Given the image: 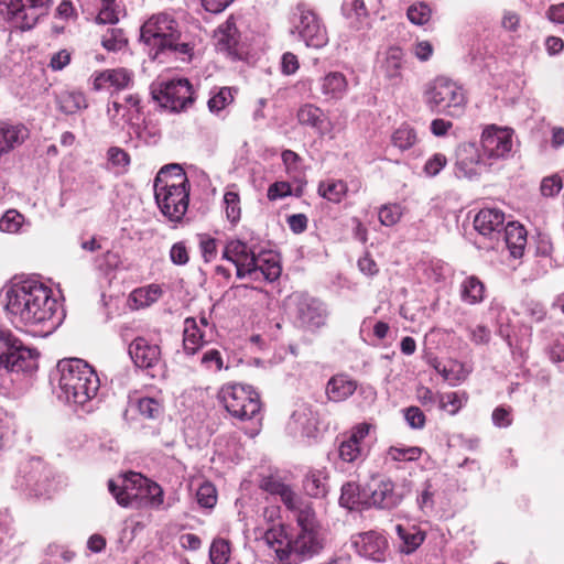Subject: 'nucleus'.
<instances>
[{
  "instance_id": "6",
  "label": "nucleus",
  "mask_w": 564,
  "mask_h": 564,
  "mask_svg": "<svg viewBox=\"0 0 564 564\" xmlns=\"http://www.w3.org/2000/svg\"><path fill=\"white\" fill-rule=\"evenodd\" d=\"M423 97L431 111L452 117L460 116L467 104L463 87L444 76H438L430 82Z\"/></svg>"
},
{
  "instance_id": "48",
  "label": "nucleus",
  "mask_w": 564,
  "mask_h": 564,
  "mask_svg": "<svg viewBox=\"0 0 564 564\" xmlns=\"http://www.w3.org/2000/svg\"><path fill=\"white\" fill-rule=\"evenodd\" d=\"M162 291L159 285L152 284L132 292V297L140 306H148L159 300Z\"/></svg>"
},
{
  "instance_id": "25",
  "label": "nucleus",
  "mask_w": 564,
  "mask_h": 564,
  "mask_svg": "<svg viewBox=\"0 0 564 564\" xmlns=\"http://www.w3.org/2000/svg\"><path fill=\"white\" fill-rule=\"evenodd\" d=\"M347 79L339 72H330L318 80V89L326 101L341 99L347 91Z\"/></svg>"
},
{
  "instance_id": "42",
  "label": "nucleus",
  "mask_w": 564,
  "mask_h": 564,
  "mask_svg": "<svg viewBox=\"0 0 564 564\" xmlns=\"http://www.w3.org/2000/svg\"><path fill=\"white\" fill-rule=\"evenodd\" d=\"M224 205L227 219L232 224L237 225L241 217L240 197L237 192L227 191L224 194Z\"/></svg>"
},
{
  "instance_id": "33",
  "label": "nucleus",
  "mask_w": 564,
  "mask_h": 564,
  "mask_svg": "<svg viewBox=\"0 0 564 564\" xmlns=\"http://www.w3.org/2000/svg\"><path fill=\"white\" fill-rule=\"evenodd\" d=\"M56 104L59 111L73 115L87 108L88 104L82 91L64 90L56 96Z\"/></svg>"
},
{
  "instance_id": "45",
  "label": "nucleus",
  "mask_w": 564,
  "mask_h": 564,
  "mask_svg": "<svg viewBox=\"0 0 564 564\" xmlns=\"http://www.w3.org/2000/svg\"><path fill=\"white\" fill-rule=\"evenodd\" d=\"M338 455L346 463H355L366 456V449L360 444L345 440L339 445Z\"/></svg>"
},
{
  "instance_id": "2",
  "label": "nucleus",
  "mask_w": 564,
  "mask_h": 564,
  "mask_svg": "<svg viewBox=\"0 0 564 564\" xmlns=\"http://www.w3.org/2000/svg\"><path fill=\"white\" fill-rule=\"evenodd\" d=\"M57 372L58 399L90 411L100 389V380L94 368L83 359L69 358L58 361Z\"/></svg>"
},
{
  "instance_id": "32",
  "label": "nucleus",
  "mask_w": 564,
  "mask_h": 564,
  "mask_svg": "<svg viewBox=\"0 0 564 564\" xmlns=\"http://www.w3.org/2000/svg\"><path fill=\"white\" fill-rule=\"evenodd\" d=\"M297 120L301 124L308 126L319 133L326 130L327 118L323 110L314 105L306 104L300 107Z\"/></svg>"
},
{
  "instance_id": "19",
  "label": "nucleus",
  "mask_w": 564,
  "mask_h": 564,
  "mask_svg": "<svg viewBox=\"0 0 564 564\" xmlns=\"http://www.w3.org/2000/svg\"><path fill=\"white\" fill-rule=\"evenodd\" d=\"M257 250L256 247H250L242 240L231 239L225 245L223 259L235 264L238 279H246L247 273L252 272L250 265Z\"/></svg>"
},
{
  "instance_id": "26",
  "label": "nucleus",
  "mask_w": 564,
  "mask_h": 564,
  "mask_svg": "<svg viewBox=\"0 0 564 564\" xmlns=\"http://www.w3.org/2000/svg\"><path fill=\"white\" fill-rule=\"evenodd\" d=\"M403 57V51L398 46H391L383 53L379 68L380 72L383 73L384 77L393 84L401 80Z\"/></svg>"
},
{
  "instance_id": "16",
  "label": "nucleus",
  "mask_w": 564,
  "mask_h": 564,
  "mask_svg": "<svg viewBox=\"0 0 564 564\" xmlns=\"http://www.w3.org/2000/svg\"><path fill=\"white\" fill-rule=\"evenodd\" d=\"M295 316L299 323L307 328L315 329L325 324L326 311L322 302L305 294H295L291 297Z\"/></svg>"
},
{
  "instance_id": "50",
  "label": "nucleus",
  "mask_w": 564,
  "mask_h": 564,
  "mask_svg": "<svg viewBox=\"0 0 564 564\" xmlns=\"http://www.w3.org/2000/svg\"><path fill=\"white\" fill-rule=\"evenodd\" d=\"M431 9L427 4L420 2L409 7L408 19L416 25H424L431 19Z\"/></svg>"
},
{
  "instance_id": "54",
  "label": "nucleus",
  "mask_w": 564,
  "mask_h": 564,
  "mask_svg": "<svg viewBox=\"0 0 564 564\" xmlns=\"http://www.w3.org/2000/svg\"><path fill=\"white\" fill-rule=\"evenodd\" d=\"M401 208L399 205H384L379 210V220L383 226H393L401 218Z\"/></svg>"
},
{
  "instance_id": "5",
  "label": "nucleus",
  "mask_w": 564,
  "mask_h": 564,
  "mask_svg": "<svg viewBox=\"0 0 564 564\" xmlns=\"http://www.w3.org/2000/svg\"><path fill=\"white\" fill-rule=\"evenodd\" d=\"M108 488L121 507H132L142 499H147L152 508H159L163 503L162 488L139 473H129L121 479L120 485L109 480Z\"/></svg>"
},
{
  "instance_id": "59",
  "label": "nucleus",
  "mask_w": 564,
  "mask_h": 564,
  "mask_svg": "<svg viewBox=\"0 0 564 564\" xmlns=\"http://www.w3.org/2000/svg\"><path fill=\"white\" fill-rule=\"evenodd\" d=\"M202 365L209 370L219 371L224 367L223 357L219 350L209 349L205 351L200 358Z\"/></svg>"
},
{
  "instance_id": "14",
  "label": "nucleus",
  "mask_w": 564,
  "mask_h": 564,
  "mask_svg": "<svg viewBox=\"0 0 564 564\" xmlns=\"http://www.w3.org/2000/svg\"><path fill=\"white\" fill-rule=\"evenodd\" d=\"M411 492V481L403 482L395 488L390 479H380L370 487V503L381 509H392L401 503L403 498Z\"/></svg>"
},
{
  "instance_id": "17",
  "label": "nucleus",
  "mask_w": 564,
  "mask_h": 564,
  "mask_svg": "<svg viewBox=\"0 0 564 564\" xmlns=\"http://www.w3.org/2000/svg\"><path fill=\"white\" fill-rule=\"evenodd\" d=\"M251 273L247 278L254 281L273 282L281 275L282 268L279 254L272 250L258 249L250 265Z\"/></svg>"
},
{
  "instance_id": "1",
  "label": "nucleus",
  "mask_w": 564,
  "mask_h": 564,
  "mask_svg": "<svg viewBox=\"0 0 564 564\" xmlns=\"http://www.w3.org/2000/svg\"><path fill=\"white\" fill-rule=\"evenodd\" d=\"M4 308L10 321L17 326H34L51 323L54 328L57 301L52 290L43 282L29 278L13 281L6 289Z\"/></svg>"
},
{
  "instance_id": "46",
  "label": "nucleus",
  "mask_w": 564,
  "mask_h": 564,
  "mask_svg": "<svg viewBox=\"0 0 564 564\" xmlns=\"http://www.w3.org/2000/svg\"><path fill=\"white\" fill-rule=\"evenodd\" d=\"M232 101H234V96L231 93V88L221 87L210 96L207 105H208V109L210 112L219 113Z\"/></svg>"
},
{
  "instance_id": "60",
  "label": "nucleus",
  "mask_w": 564,
  "mask_h": 564,
  "mask_svg": "<svg viewBox=\"0 0 564 564\" xmlns=\"http://www.w3.org/2000/svg\"><path fill=\"white\" fill-rule=\"evenodd\" d=\"M170 260L175 265H185L189 261L187 247L183 241L175 242L170 249Z\"/></svg>"
},
{
  "instance_id": "4",
  "label": "nucleus",
  "mask_w": 564,
  "mask_h": 564,
  "mask_svg": "<svg viewBox=\"0 0 564 564\" xmlns=\"http://www.w3.org/2000/svg\"><path fill=\"white\" fill-rule=\"evenodd\" d=\"M140 36L156 54L171 51L182 61H191L194 54V41L182 32L178 22L169 13L149 18L141 26Z\"/></svg>"
},
{
  "instance_id": "12",
  "label": "nucleus",
  "mask_w": 564,
  "mask_h": 564,
  "mask_svg": "<svg viewBox=\"0 0 564 564\" xmlns=\"http://www.w3.org/2000/svg\"><path fill=\"white\" fill-rule=\"evenodd\" d=\"M513 147L512 131L508 128L488 127L481 134L482 155L489 166L509 158Z\"/></svg>"
},
{
  "instance_id": "24",
  "label": "nucleus",
  "mask_w": 564,
  "mask_h": 564,
  "mask_svg": "<svg viewBox=\"0 0 564 564\" xmlns=\"http://www.w3.org/2000/svg\"><path fill=\"white\" fill-rule=\"evenodd\" d=\"M213 338L208 336L207 330L198 326L194 317H187L184 321L183 348L187 355H195L198 349L209 343Z\"/></svg>"
},
{
  "instance_id": "43",
  "label": "nucleus",
  "mask_w": 564,
  "mask_h": 564,
  "mask_svg": "<svg viewBox=\"0 0 564 564\" xmlns=\"http://www.w3.org/2000/svg\"><path fill=\"white\" fill-rule=\"evenodd\" d=\"M127 43L123 31L118 28H109L101 39V45L110 52L122 50Z\"/></svg>"
},
{
  "instance_id": "58",
  "label": "nucleus",
  "mask_w": 564,
  "mask_h": 564,
  "mask_svg": "<svg viewBox=\"0 0 564 564\" xmlns=\"http://www.w3.org/2000/svg\"><path fill=\"white\" fill-rule=\"evenodd\" d=\"M563 184L561 177L552 175L542 180L540 191L543 196L553 197L560 193Z\"/></svg>"
},
{
  "instance_id": "47",
  "label": "nucleus",
  "mask_w": 564,
  "mask_h": 564,
  "mask_svg": "<svg viewBox=\"0 0 564 564\" xmlns=\"http://www.w3.org/2000/svg\"><path fill=\"white\" fill-rule=\"evenodd\" d=\"M23 223V215L15 209H10L0 218V230L8 234H17L22 228Z\"/></svg>"
},
{
  "instance_id": "22",
  "label": "nucleus",
  "mask_w": 564,
  "mask_h": 564,
  "mask_svg": "<svg viewBox=\"0 0 564 564\" xmlns=\"http://www.w3.org/2000/svg\"><path fill=\"white\" fill-rule=\"evenodd\" d=\"M474 227L480 235L492 238L505 228V214L497 208L481 209L474 219Z\"/></svg>"
},
{
  "instance_id": "28",
  "label": "nucleus",
  "mask_w": 564,
  "mask_h": 564,
  "mask_svg": "<svg viewBox=\"0 0 564 564\" xmlns=\"http://www.w3.org/2000/svg\"><path fill=\"white\" fill-rule=\"evenodd\" d=\"M357 382L346 375L333 376L326 384V395L332 402H341L354 394Z\"/></svg>"
},
{
  "instance_id": "39",
  "label": "nucleus",
  "mask_w": 564,
  "mask_h": 564,
  "mask_svg": "<svg viewBox=\"0 0 564 564\" xmlns=\"http://www.w3.org/2000/svg\"><path fill=\"white\" fill-rule=\"evenodd\" d=\"M416 142L417 134L415 129L406 123L401 124L391 135V143L401 151L411 149Z\"/></svg>"
},
{
  "instance_id": "37",
  "label": "nucleus",
  "mask_w": 564,
  "mask_h": 564,
  "mask_svg": "<svg viewBox=\"0 0 564 564\" xmlns=\"http://www.w3.org/2000/svg\"><path fill=\"white\" fill-rule=\"evenodd\" d=\"M423 454V448L419 446L392 445L386 452V462H415Z\"/></svg>"
},
{
  "instance_id": "63",
  "label": "nucleus",
  "mask_w": 564,
  "mask_h": 564,
  "mask_svg": "<svg viewBox=\"0 0 564 564\" xmlns=\"http://www.w3.org/2000/svg\"><path fill=\"white\" fill-rule=\"evenodd\" d=\"M404 419L412 429H423L425 425V415L417 406H410L404 410Z\"/></svg>"
},
{
  "instance_id": "52",
  "label": "nucleus",
  "mask_w": 564,
  "mask_h": 564,
  "mask_svg": "<svg viewBox=\"0 0 564 564\" xmlns=\"http://www.w3.org/2000/svg\"><path fill=\"white\" fill-rule=\"evenodd\" d=\"M197 502L204 507V508H212L215 506L217 501V495L215 487L205 482L202 486H199L197 492H196Z\"/></svg>"
},
{
  "instance_id": "15",
  "label": "nucleus",
  "mask_w": 564,
  "mask_h": 564,
  "mask_svg": "<svg viewBox=\"0 0 564 564\" xmlns=\"http://www.w3.org/2000/svg\"><path fill=\"white\" fill-rule=\"evenodd\" d=\"M486 159L480 154L475 143H463L456 150L455 175L459 178L471 180L481 174L487 167Z\"/></svg>"
},
{
  "instance_id": "10",
  "label": "nucleus",
  "mask_w": 564,
  "mask_h": 564,
  "mask_svg": "<svg viewBox=\"0 0 564 564\" xmlns=\"http://www.w3.org/2000/svg\"><path fill=\"white\" fill-rule=\"evenodd\" d=\"M294 32L308 47L321 48L328 42V36L317 14L306 4L300 3L292 13Z\"/></svg>"
},
{
  "instance_id": "21",
  "label": "nucleus",
  "mask_w": 564,
  "mask_h": 564,
  "mask_svg": "<svg viewBox=\"0 0 564 564\" xmlns=\"http://www.w3.org/2000/svg\"><path fill=\"white\" fill-rule=\"evenodd\" d=\"M290 558L311 557L323 547L316 530H301L295 539L286 541Z\"/></svg>"
},
{
  "instance_id": "61",
  "label": "nucleus",
  "mask_w": 564,
  "mask_h": 564,
  "mask_svg": "<svg viewBox=\"0 0 564 564\" xmlns=\"http://www.w3.org/2000/svg\"><path fill=\"white\" fill-rule=\"evenodd\" d=\"M447 164V159L442 153L433 154L424 165V172L429 176H436Z\"/></svg>"
},
{
  "instance_id": "34",
  "label": "nucleus",
  "mask_w": 564,
  "mask_h": 564,
  "mask_svg": "<svg viewBox=\"0 0 564 564\" xmlns=\"http://www.w3.org/2000/svg\"><path fill=\"white\" fill-rule=\"evenodd\" d=\"M327 473L324 469L310 470L305 476L303 487L306 494L314 498H323L328 492Z\"/></svg>"
},
{
  "instance_id": "29",
  "label": "nucleus",
  "mask_w": 564,
  "mask_h": 564,
  "mask_svg": "<svg viewBox=\"0 0 564 564\" xmlns=\"http://www.w3.org/2000/svg\"><path fill=\"white\" fill-rule=\"evenodd\" d=\"M505 242L513 258H520L523 254L527 245V230L518 223H508L505 226Z\"/></svg>"
},
{
  "instance_id": "8",
  "label": "nucleus",
  "mask_w": 564,
  "mask_h": 564,
  "mask_svg": "<svg viewBox=\"0 0 564 564\" xmlns=\"http://www.w3.org/2000/svg\"><path fill=\"white\" fill-rule=\"evenodd\" d=\"M219 400L234 417L253 419L261 409L258 392L248 384L227 383L219 391Z\"/></svg>"
},
{
  "instance_id": "30",
  "label": "nucleus",
  "mask_w": 564,
  "mask_h": 564,
  "mask_svg": "<svg viewBox=\"0 0 564 564\" xmlns=\"http://www.w3.org/2000/svg\"><path fill=\"white\" fill-rule=\"evenodd\" d=\"M290 424H293L302 435L311 437L316 431L317 420L308 405L300 404L292 413Z\"/></svg>"
},
{
  "instance_id": "18",
  "label": "nucleus",
  "mask_w": 564,
  "mask_h": 564,
  "mask_svg": "<svg viewBox=\"0 0 564 564\" xmlns=\"http://www.w3.org/2000/svg\"><path fill=\"white\" fill-rule=\"evenodd\" d=\"M351 546L359 556L375 561L383 562L388 549L386 538L376 532L368 531L351 536Z\"/></svg>"
},
{
  "instance_id": "53",
  "label": "nucleus",
  "mask_w": 564,
  "mask_h": 564,
  "mask_svg": "<svg viewBox=\"0 0 564 564\" xmlns=\"http://www.w3.org/2000/svg\"><path fill=\"white\" fill-rule=\"evenodd\" d=\"M107 158L108 162L115 167L127 170L130 165V155L119 147L109 148L107 151Z\"/></svg>"
},
{
  "instance_id": "56",
  "label": "nucleus",
  "mask_w": 564,
  "mask_h": 564,
  "mask_svg": "<svg viewBox=\"0 0 564 564\" xmlns=\"http://www.w3.org/2000/svg\"><path fill=\"white\" fill-rule=\"evenodd\" d=\"M140 97L131 94L124 98V112L122 113V120L126 123H130L140 113Z\"/></svg>"
},
{
  "instance_id": "31",
  "label": "nucleus",
  "mask_w": 564,
  "mask_h": 564,
  "mask_svg": "<svg viewBox=\"0 0 564 564\" xmlns=\"http://www.w3.org/2000/svg\"><path fill=\"white\" fill-rule=\"evenodd\" d=\"M265 543L272 547L279 560L284 564H293L296 558H290L289 549L286 547V535L281 528H270L263 534Z\"/></svg>"
},
{
  "instance_id": "20",
  "label": "nucleus",
  "mask_w": 564,
  "mask_h": 564,
  "mask_svg": "<svg viewBox=\"0 0 564 564\" xmlns=\"http://www.w3.org/2000/svg\"><path fill=\"white\" fill-rule=\"evenodd\" d=\"M129 355L138 368L152 370L161 361V349L144 337H137L129 345Z\"/></svg>"
},
{
  "instance_id": "51",
  "label": "nucleus",
  "mask_w": 564,
  "mask_h": 564,
  "mask_svg": "<svg viewBox=\"0 0 564 564\" xmlns=\"http://www.w3.org/2000/svg\"><path fill=\"white\" fill-rule=\"evenodd\" d=\"M438 405L440 409L454 415L459 411L463 403L457 392H447L438 394Z\"/></svg>"
},
{
  "instance_id": "36",
  "label": "nucleus",
  "mask_w": 564,
  "mask_h": 564,
  "mask_svg": "<svg viewBox=\"0 0 564 564\" xmlns=\"http://www.w3.org/2000/svg\"><path fill=\"white\" fill-rule=\"evenodd\" d=\"M351 12L350 24L357 31L370 29L369 8L366 0H349Z\"/></svg>"
},
{
  "instance_id": "13",
  "label": "nucleus",
  "mask_w": 564,
  "mask_h": 564,
  "mask_svg": "<svg viewBox=\"0 0 564 564\" xmlns=\"http://www.w3.org/2000/svg\"><path fill=\"white\" fill-rule=\"evenodd\" d=\"M50 0H11L8 4L9 21L22 31L32 29L48 10Z\"/></svg>"
},
{
  "instance_id": "3",
  "label": "nucleus",
  "mask_w": 564,
  "mask_h": 564,
  "mask_svg": "<svg viewBox=\"0 0 564 564\" xmlns=\"http://www.w3.org/2000/svg\"><path fill=\"white\" fill-rule=\"evenodd\" d=\"M189 181L176 163L163 166L154 180V196L162 214L171 221H181L189 203Z\"/></svg>"
},
{
  "instance_id": "55",
  "label": "nucleus",
  "mask_w": 564,
  "mask_h": 564,
  "mask_svg": "<svg viewBox=\"0 0 564 564\" xmlns=\"http://www.w3.org/2000/svg\"><path fill=\"white\" fill-rule=\"evenodd\" d=\"M23 544L24 539L22 536H15L14 533L11 534L6 544L0 549V557L17 558L20 555V549Z\"/></svg>"
},
{
  "instance_id": "11",
  "label": "nucleus",
  "mask_w": 564,
  "mask_h": 564,
  "mask_svg": "<svg viewBox=\"0 0 564 564\" xmlns=\"http://www.w3.org/2000/svg\"><path fill=\"white\" fill-rule=\"evenodd\" d=\"M153 98L172 112L188 109L195 101L192 85L186 78L172 79L160 84V89L153 91Z\"/></svg>"
},
{
  "instance_id": "7",
  "label": "nucleus",
  "mask_w": 564,
  "mask_h": 564,
  "mask_svg": "<svg viewBox=\"0 0 564 564\" xmlns=\"http://www.w3.org/2000/svg\"><path fill=\"white\" fill-rule=\"evenodd\" d=\"M0 373L31 372L37 368L39 352L25 346L8 329H0Z\"/></svg>"
},
{
  "instance_id": "57",
  "label": "nucleus",
  "mask_w": 564,
  "mask_h": 564,
  "mask_svg": "<svg viewBox=\"0 0 564 564\" xmlns=\"http://www.w3.org/2000/svg\"><path fill=\"white\" fill-rule=\"evenodd\" d=\"M116 0H101V8L97 15V21L104 24H115L119 18L115 9Z\"/></svg>"
},
{
  "instance_id": "40",
  "label": "nucleus",
  "mask_w": 564,
  "mask_h": 564,
  "mask_svg": "<svg viewBox=\"0 0 564 564\" xmlns=\"http://www.w3.org/2000/svg\"><path fill=\"white\" fill-rule=\"evenodd\" d=\"M347 193V185L343 181L321 182L318 194L333 203H340Z\"/></svg>"
},
{
  "instance_id": "23",
  "label": "nucleus",
  "mask_w": 564,
  "mask_h": 564,
  "mask_svg": "<svg viewBox=\"0 0 564 564\" xmlns=\"http://www.w3.org/2000/svg\"><path fill=\"white\" fill-rule=\"evenodd\" d=\"M214 37L218 51L225 52L228 55L236 54V47L239 43L240 34L236 25V20L232 15L217 28Z\"/></svg>"
},
{
  "instance_id": "9",
  "label": "nucleus",
  "mask_w": 564,
  "mask_h": 564,
  "mask_svg": "<svg viewBox=\"0 0 564 564\" xmlns=\"http://www.w3.org/2000/svg\"><path fill=\"white\" fill-rule=\"evenodd\" d=\"M262 489L280 497L285 507L293 511L301 530H316V518L310 505L304 503L292 488L281 480L268 477L263 479Z\"/></svg>"
},
{
  "instance_id": "62",
  "label": "nucleus",
  "mask_w": 564,
  "mask_h": 564,
  "mask_svg": "<svg viewBox=\"0 0 564 564\" xmlns=\"http://www.w3.org/2000/svg\"><path fill=\"white\" fill-rule=\"evenodd\" d=\"M358 486L352 482H347L341 487V495L339 497V503L343 507L351 509L357 502Z\"/></svg>"
},
{
  "instance_id": "49",
  "label": "nucleus",
  "mask_w": 564,
  "mask_h": 564,
  "mask_svg": "<svg viewBox=\"0 0 564 564\" xmlns=\"http://www.w3.org/2000/svg\"><path fill=\"white\" fill-rule=\"evenodd\" d=\"M229 544L223 539L214 540L209 549V558L213 564H226L229 560Z\"/></svg>"
},
{
  "instance_id": "64",
  "label": "nucleus",
  "mask_w": 564,
  "mask_h": 564,
  "mask_svg": "<svg viewBox=\"0 0 564 564\" xmlns=\"http://www.w3.org/2000/svg\"><path fill=\"white\" fill-rule=\"evenodd\" d=\"M431 488L432 485L429 481L425 482L424 489L416 499L419 508L425 513L432 511L434 508V492L431 490Z\"/></svg>"
},
{
  "instance_id": "35",
  "label": "nucleus",
  "mask_w": 564,
  "mask_h": 564,
  "mask_svg": "<svg viewBox=\"0 0 564 564\" xmlns=\"http://www.w3.org/2000/svg\"><path fill=\"white\" fill-rule=\"evenodd\" d=\"M460 299L463 302L475 305L485 299V285L475 275L467 276L460 284Z\"/></svg>"
},
{
  "instance_id": "38",
  "label": "nucleus",
  "mask_w": 564,
  "mask_h": 564,
  "mask_svg": "<svg viewBox=\"0 0 564 564\" xmlns=\"http://www.w3.org/2000/svg\"><path fill=\"white\" fill-rule=\"evenodd\" d=\"M395 531L399 538L402 540V544L400 545V550L402 553L411 554L414 552L424 541L425 534L412 528V530H408L402 525L398 524L395 527Z\"/></svg>"
},
{
  "instance_id": "27",
  "label": "nucleus",
  "mask_w": 564,
  "mask_h": 564,
  "mask_svg": "<svg viewBox=\"0 0 564 564\" xmlns=\"http://www.w3.org/2000/svg\"><path fill=\"white\" fill-rule=\"evenodd\" d=\"M26 138L28 130L23 124L0 121V158L22 144Z\"/></svg>"
},
{
  "instance_id": "41",
  "label": "nucleus",
  "mask_w": 564,
  "mask_h": 564,
  "mask_svg": "<svg viewBox=\"0 0 564 564\" xmlns=\"http://www.w3.org/2000/svg\"><path fill=\"white\" fill-rule=\"evenodd\" d=\"M108 87L117 91L127 89L133 83V73L124 67L106 69Z\"/></svg>"
},
{
  "instance_id": "44",
  "label": "nucleus",
  "mask_w": 564,
  "mask_h": 564,
  "mask_svg": "<svg viewBox=\"0 0 564 564\" xmlns=\"http://www.w3.org/2000/svg\"><path fill=\"white\" fill-rule=\"evenodd\" d=\"M137 409L144 419L156 420L164 411L163 404L154 398H141L138 400Z\"/></svg>"
}]
</instances>
